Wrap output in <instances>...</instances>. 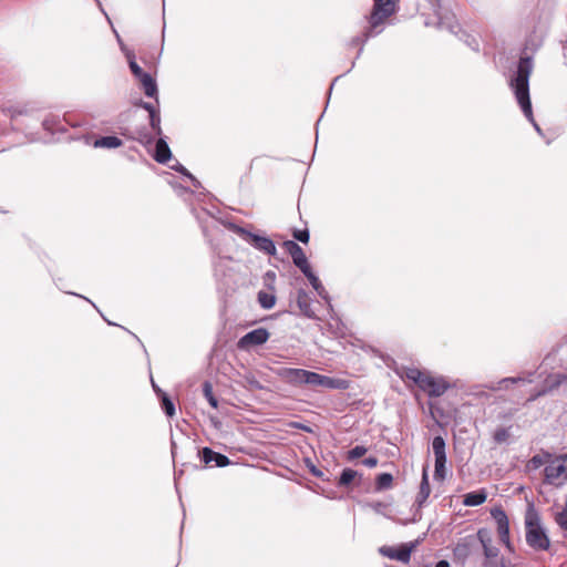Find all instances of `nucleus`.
I'll use <instances>...</instances> for the list:
<instances>
[{
    "instance_id": "1",
    "label": "nucleus",
    "mask_w": 567,
    "mask_h": 567,
    "mask_svg": "<svg viewBox=\"0 0 567 567\" xmlns=\"http://www.w3.org/2000/svg\"><path fill=\"white\" fill-rule=\"evenodd\" d=\"M533 71V61L528 56L520 58L517 65L515 76L511 80L509 86L513 89L516 101L520 106L527 120L534 124L537 131L538 125L535 123L532 103L529 97V78Z\"/></svg>"
},
{
    "instance_id": "2",
    "label": "nucleus",
    "mask_w": 567,
    "mask_h": 567,
    "mask_svg": "<svg viewBox=\"0 0 567 567\" xmlns=\"http://www.w3.org/2000/svg\"><path fill=\"white\" fill-rule=\"evenodd\" d=\"M526 543L535 550L545 551L549 549L550 540L546 529L540 523V517L534 508H528L525 515Z\"/></svg>"
},
{
    "instance_id": "3",
    "label": "nucleus",
    "mask_w": 567,
    "mask_h": 567,
    "mask_svg": "<svg viewBox=\"0 0 567 567\" xmlns=\"http://www.w3.org/2000/svg\"><path fill=\"white\" fill-rule=\"evenodd\" d=\"M544 481L554 486L567 484V454L550 460L544 468Z\"/></svg>"
},
{
    "instance_id": "4",
    "label": "nucleus",
    "mask_w": 567,
    "mask_h": 567,
    "mask_svg": "<svg viewBox=\"0 0 567 567\" xmlns=\"http://www.w3.org/2000/svg\"><path fill=\"white\" fill-rule=\"evenodd\" d=\"M415 546V543H405L400 546H383L380 548V554L390 559L408 564Z\"/></svg>"
},
{
    "instance_id": "5",
    "label": "nucleus",
    "mask_w": 567,
    "mask_h": 567,
    "mask_svg": "<svg viewBox=\"0 0 567 567\" xmlns=\"http://www.w3.org/2000/svg\"><path fill=\"white\" fill-rule=\"evenodd\" d=\"M278 375L284 381L292 385H311L312 371L305 369L284 368L279 370Z\"/></svg>"
},
{
    "instance_id": "6",
    "label": "nucleus",
    "mask_w": 567,
    "mask_h": 567,
    "mask_svg": "<svg viewBox=\"0 0 567 567\" xmlns=\"http://www.w3.org/2000/svg\"><path fill=\"white\" fill-rule=\"evenodd\" d=\"M374 6L370 14V24L375 28L383 23L394 12V2L392 0H373Z\"/></svg>"
},
{
    "instance_id": "7",
    "label": "nucleus",
    "mask_w": 567,
    "mask_h": 567,
    "mask_svg": "<svg viewBox=\"0 0 567 567\" xmlns=\"http://www.w3.org/2000/svg\"><path fill=\"white\" fill-rule=\"evenodd\" d=\"M238 233L241 234L244 238L249 241L256 249L270 256L276 255V246L270 238L252 234L245 230L244 228H238Z\"/></svg>"
},
{
    "instance_id": "8",
    "label": "nucleus",
    "mask_w": 567,
    "mask_h": 567,
    "mask_svg": "<svg viewBox=\"0 0 567 567\" xmlns=\"http://www.w3.org/2000/svg\"><path fill=\"white\" fill-rule=\"evenodd\" d=\"M284 248L291 256L295 266L298 267L302 274H307V271L311 269L303 249L296 241L286 240Z\"/></svg>"
},
{
    "instance_id": "9",
    "label": "nucleus",
    "mask_w": 567,
    "mask_h": 567,
    "mask_svg": "<svg viewBox=\"0 0 567 567\" xmlns=\"http://www.w3.org/2000/svg\"><path fill=\"white\" fill-rule=\"evenodd\" d=\"M420 389L430 396H441L449 389V383L443 378H435L427 373Z\"/></svg>"
},
{
    "instance_id": "10",
    "label": "nucleus",
    "mask_w": 567,
    "mask_h": 567,
    "mask_svg": "<svg viewBox=\"0 0 567 567\" xmlns=\"http://www.w3.org/2000/svg\"><path fill=\"white\" fill-rule=\"evenodd\" d=\"M311 385L312 386H321L326 389H338V390H347L349 388V381L344 379L330 378L327 375L319 374L317 372H312L311 375Z\"/></svg>"
},
{
    "instance_id": "11",
    "label": "nucleus",
    "mask_w": 567,
    "mask_h": 567,
    "mask_svg": "<svg viewBox=\"0 0 567 567\" xmlns=\"http://www.w3.org/2000/svg\"><path fill=\"white\" fill-rule=\"evenodd\" d=\"M269 336L268 330L265 328L255 329L239 339L238 347L246 349L252 346H261L268 341Z\"/></svg>"
},
{
    "instance_id": "12",
    "label": "nucleus",
    "mask_w": 567,
    "mask_h": 567,
    "mask_svg": "<svg viewBox=\"0 0 567 567\" xmlns=\"http://www.w3.org/2000/svg\"><path fill=\"white\" fill-rule=\"evenodd\" d=\"M491 515L496 522L501 542L509 545V523L506 513L501 507H495Z\"/></svg>"
},
{
    "instance_id": "13",
    "label": "nucleus",
    "mask_w": 567,
    "mask_h": 567,
    "mask_svg": "<svg viewBox=\"0 0 567 567\" xmlns=\"http://www.w3.org/2000/svg\"><path fill=\"white\" fill-rule=\"evenodd\" d=\"M567 382V374L565 373H551L544 380V386L540 391L529 398V401L535 400L538 396L545 395L558 389L563 383Z\"/></svg>"
},
{
    "instance_id": "14",
    "label": "nucleus",
    "mask_w": 567,
    "mask_h": 567,
    "mask_svg": "<svg viewBox=\"0 0 567 567\" xmlns=\"http://www.w3.org/2000/svg\"><path fill=\"white\" fill-rule=\"evenodd\" d=\"M200 458L205 464L214 462L217 467H225L230 463L226 455L217 453L209 447H204L200 451Z\"/></svg>"
},
{
    "instance_id": "15",
    "label": "nucleus",
    "mask_w": 567,
    "mask_h": 567,
    "mask_svg": "<svg viewBox=\"0 0 567 567\" xmlns=\"http://www.w3.org/2000/svg\"><path fill=\"white\" fill-rule=\"evenodd\" d=\"M297 305L305 317L315 318L316 315L311 307V298L303 289H300L297 293Z\"/></svg>"
},
{
    "instance_id": "16",
    "label": "nucleus",
    "mask_w": 567,
    "mask_h": 567,
    "mask_svg": "<svg viewBox=\"0 0 567 567\" xmlns=\"http://www.w3.org/2000/svg\"><path fill=\"white\" fill-rule=\"evenodd\" d=\"M430 494H431V486L429 483L427 467L425 466V467H423V471H422V480H421V484H420V489H419V493L415 498V502L417 503V505L422 506L429 498Z\"/></svg>"
},
{
    "instance_id": "17",
    "label": "nucleus",
    "mask_w": 567,
    "mask_h": 567,
    "mask_svg": "<svg viewBox=\"0 0 567 567\" xmlns=\"http://www.w3.org/2000/svg\"><path fill=\"white\" fill-rule=\"evenodd\" d=\"M171 157L172 153L167 143L163 138H159L155 145L154 159L157 163L166 164L171 159Z\"/></svg>"
},
{
    "instance_id": "18",
    "label": "nucleus",
    "mask_w": 567,
    "mask_h": 567,
    "mask_svg": "<svg viewBox=\"0 0 567 567\" xmlns=\"http://www.w3.org/2000/svg\"><path fill=\"white\" fill-rule=\"evenodd\" d=\"M487 498V492L481 488L475 492H471L464 495L463 505L465 506H478L482 505Z\"/></svg>"
},
{
    "instance_id": "19",
    "label": "nucleus",
    "mask_w": 567,
    "mask_h": 567,
    "mask_svg": "<svg viewBox=\"0 0 567 567\" xmlns=\"http://www.w3.org/2000/svg\"><path fill=\"white\" fill-rule=\"evenodd\" d=\"M137 80L140 81L142 87L144 90V93L148 97L156 96L157 85L151 74L145 72L141 78H137Z\"/></svg>"
},
{
    "instance_id": "20",
    "label": "nucleus",
    "mask_w": 567,
    "mask_h": 567,
    "mask_svg": "<svg viewBox=\"0 0 567 567\" xmlns=\"http://www.w3.org/2000/svg\"><path fill=\"white\" fill-rule=\"evenodd\" d=\"M122 144V140L117 136H103L96 138L93 143V146L96 148H117Z\"/></svg>"
},
{
    "instance_id": "21",
    "label": "nucleus",
    "mask_w": 567,
    "mask_h": 567,
    "mask_svg": "<svg viewBox=\"0 0 567 567\" xmlns=\"http://www.w3.org/2000/svg\"><path fill=\"white\" fill-rule=\"evenodd\" d=\"M427 373L424 371H421L416 368H406L404 369L403 377L408 380L415 383L419 388L421 386L422 382L424 381V378Z\"/></svg>"
},
{
    "instance_id": "22",
    "label": "nucleus",
    "mask_w": 567,
    "mask_h": 567,
    "mask_svg": "<svg viewBox=\"0 0 567 567\" xmlns=\"http://www.w3.org/2000/svg\"><path fill=\"white\" fill-rule=\"evenodd\" d=\"M432 449L435 460L446 458L445 441L442 436H435L432 441Z\"/></svg>"
},
{
    "instance_id": "23",
    "label": "nucleus",
    "mask_w": 567,
    "mask_h": 567,
    "mask_svg": "<svg viewBox=\"0 0 567 567\" xmlns=\"http://www.w3.org/2000/svg\"><path fill=\"white\" fill-rule=\"evenodd\" d=\"M258 302L264 309H271L276 303V297L274 293L266 291L258 292Z\"/></svg>"
},
{
    "instance_id": "24",
    "label": "nucleus",
    "mask_w": 567,
    "mask_h": 567,
    "mask_svg": "<svg viewBox=\"0 0 567 567\" xmlns=\"http://www.w3.org/2000/svg\"><path fill=\"white\" fill-rule=\"evenodd\" d=\"M434 480L444 481L446 478V458L435 460Z\"/></svg>"
},
{
    "instance_id": "25",
    "label": "nucleus",
    "mask_w": 567,
    "mask_h": 567,
    "mask_svg": "<svg viewBox=\"0 0 567 567\" xmlns=\"http://www.w3.org/2000/svg\"><path fill=\"white\" fill-rule=\"evenodd\" d=\"M393 476L390 473H382L377 477L375 486L377 489H388L392 486Z\"/></svg>"
},
{
    "instance_id": "26",
    "label": "nucleus",
    "mask_w": 567,
    "mask_h": 567,
    "mask_svg": "<svg viewBox=\"0 0 567 567\" xmlns=\"http://www.w3.org/2000/svg\"><path fill=\"white\" fill-rule=\"evenodd\" d=\"M162 409L168 417H173L176 413L175 405L168 395L164 392L161 393Z\"/></svg>"
},
{
    "instance_id": "27",
    "label": "nucleus",
    "mask_w": 567,
    "mask_h": 567,
    "mask_svg": "<svg viewBox=\"0 0 567 567\" xmlns=\"http://www.w3.org/2000/svg\"><path fill=\"white\" fill-rule=\"evenodd\" d=\"M310 285L312 286V288L318 292L319 296L323 297V293L326 292L323 286L321 285L319 278L313 274L312 269H310L309 271H307V274H303Z\"/></svg>"
},
{
    "instance_id": "28",
    "label": "nucleus",
    "mask_w": 567,
    "mask_h": 567,
    "mask_svg": "<svg viewBox=\"0 0 567 567\" xmlns=\"http://www.w3.org/2000/svg\"><path fill=\"white\" fill-rule=\"evenodd\" d=\"M203 392H204V395H205L206 400L210 404V406L213 409H217L218 408V401H217L216 396L213 393V386H212V384L209 382H205L204 383Z\"/></svg>"
},
{
    "instance_id": "29",
    "label": "nucleus",
    "mask_w": 567,
    "mask_h": 567,
    "mask_svg": "<svg viewBox=\"0 0 567 567\" xmlns=\"http://www.w3.org/2000/svg\"><path fill=\"white\" fill-rule=\"evenodd\" d=\"M357 472L352 468H344L339 478V485L347 486L355 478Z\"/></svg>"
},
{
    "instance_id": "30",
    "label": "nucleus",
    "mask_w": 567,
    "mask_h": 567,
    "mask_svg": "<svg viewBox=\"0 0 567 567\" xmlns=\"http://www.w3.org/2000/svg\"><path fill=\"white\" fill-rule=\"evenodd\" d=\"M511 436L509 429L507 427H498L493 433V440L497 444L505 443Z\"/></svg>"
},
{
    "instance_id": "31",
    "label": "nucleus",
    "mask_w": 567,
    "mask_h": 567,
    "mask_svg": "<svg viewBox=\"0 0 567 567\" xmlns=\"http://www.w3.org/2000/svg\"><path fill=\"white\" fill-rule=\"evenodd\" d=\"M367 453V447L357 445L348 452V460H357Z\"/></svg>"
},
{
    "instance_id": "32",
    "label": "nucleus",
    "mask_w": 567,
    "mask_h": 567,
    "mask_svg": "<svg viewBox=\"0 0 567 567\" xmlns=\"http://www.w3.org/2000/svg\"><path fill=\"white\" fill-rule=\"evenodd\" d=\"M292 236H293L295 239H297L298 241H301L303 244H307L309 241V238H310L309 230L307 228H305V229H295L292 231Z\"/></svg>"
},
{
    "instance_id": "33",
    "label": "nucleus",
    "mask_w": 567,
    "mask_h": 567,
    "mask_svg": "<svg viewBox=\"0 0 567 567\" xmlns=\"http://www.w3.org/2000/svg\"><path fill=\"white\" fill-rule=\"evenodd\" d=\"M128 63H130V69L132 71V73L134 74V76L137 79V78H141L145 72L143 71V69L136 63V61L134 60V56L132 55H128Z\"/></svg>"
},
{
    "instance_id": "34",
    "label": "nucleus",
    "mask_w": 567,
    "mask_h": 567,
    "mask_svg": "<svg viewBox=\"0 0 567 567\" xmlns=\"http://www.w3.org/2000/svg\"><path fill=\"white\" fill-rule=\"evenodd\" d=\"M150 124L152 128L157 132V134H161V117L158 111L150 114Z\"/></svg>"
},
{
    "instance_id": "35",
    "label": "nucleus",
    "mask_w": 567,
    "mask_h": 567,
    "mask_svg": "<svg viewBox=\"0 0 567 567\" xmlns=\"http://www.w3.org/2000/svg\"><path fill=\"white\" fill-rule=\"evenodd\" d=\"M454 555L456 557L465 558L468 555V546L466 544H458L454 548Z\"/></svg>"
},
{
    "instance_id": "36",
    "label": "nucleus",
    "mask_w": 567,
    "mask_h": 567,
    "mask_svg": "<svg viewBox=\"0 0 567 567\" xmlns=\"http://www.w3.org/2000/svg\"><path fill=\"white\" fill-rule=\"evenodd\" d=\"M362 463L367 466V467H375L378 465V458L374 457V456H370V457H367L362 461Z\"/></svg>"
},
{
    "instance_id": "37",
    "label": "nucleus",
    "mask_w": 567,
    "mask_h": 567,
    "mask_svg": "<svg viewBox=\"0 0 567 567\" xmlns=\"http://www.w3.org/2000/svg\"><path fill=\"white\" fill-rule=\"evenodd\" d=\"M530 463L533 464V466H534L535 468H537V467L542 466V465H543L542 456H539V455H535V456H533V457H532V460H530Z\"/></svg>"
},
{
    "instance_id": "38",
    "label": "nucleus",
    "mask_w": 567,
    "mask_h": 567,
    "mask_svg": "<svg viewBox=\"0 0 567 567\" xmlns=\"http://www.w3.org/2000/svg\"><path fill=\"white\" fill-rule=\"evenodd\" d=\"M522 380L523 379H520V378H505V379L499 381V385L502 386L503 384H506V383H517V382H519Z\"/></svg>"
},
{
    "instance_id": "39",
    "label": "nucleus",
    "mask_w": 567,
    "mask_h": 567,
    "mask_svg": "<svg viewBox=\"0 0 567 567\" xmlns=\"http://www.w3.org/2000/svg\"><path fill=\"white\" fill-rule=\"evenodd\" d=\"M142 106L151 114V113H154L156 112L157 110L155 109V106L151 103H147V102H144L142 103Z\"/></svg>"
},
{
    "instance_id": "40",
    "label": "nucleus",
    "mask_w": 567,
    "mask_h": 567,
    "mask_svg": "<svg viewBox=\"0 0 567 567\" xmlns=\"http://www.w3.org/2000/svg\"><path fill=\"white\" fill-rule=\"evenodd\" d=\"M483 546H484V549H485V555H486L487 557H489V556H493V555H494V554H493V551H492V549H491V548H489V547H488L484 542H483Z\"/></svg>"
},
{
    "instance_id": "41",
    "label": "nucleus",
    "mask_w": 567,
    "mask_h": 567,
    "mask_svg": "<svg viewBox=\"0 0 567 567\" xmlns=\"http://www.w3.org/2000/svg\"><path fill=\"white\" fill-rule=\"evenodd\" d=\"M435 567H450V564L447 560H440Z\"/></svg>"
},
{
    "instance_id": "42",
    "label": "nucleus",
    "mask_w": 567,
    "mask_h": 567,
    "mask_svg": "<svg viewBox=\"0 0 567 567\" xmlns=\"http://www.w3.org/2000/svg\"><path fill=\"white\" fill-rule=\"evenodd\" d=\"M178 172H182L183 174H186L187 176L192 177L190 174L186 173V169L183 167V166H178V168H176Z\"/></svg>"
},
{
    "instance_id": "43",
    "label": "nucleus",
    "mask_w": 567,
    "mask_h": 567,
    "mask_svg": "<svg viewBox=\"0 0 567 567\" xmlns=\"http://www.w3.org/2000/svg\"><path fill=\"white\" fill-rule=\"evenodd\" d=\"M312 474L316 476H320L322 473L320 471H317L315 467L311 470Z\"/></svg>"
},
{
    "instance_id": "44",
    "label": "nucleus",
    "mask_w": 567,
    "mask_h": 567,
    "mask_svg": "<svg viewBox=\"0 0 567 567\" xmlns=\"http://www.w3.org/2000/svg\"><path fill=\"white\" fill-rule=\"evenodd\" d=\"M152 386H155V383H152ZM157 392L162 393L159 390H157L156 388H154Z\"/></svg>"
}]
</instances>
